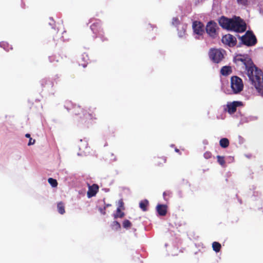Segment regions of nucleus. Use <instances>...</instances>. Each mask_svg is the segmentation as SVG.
<instances>
[{"mask_svg": "<svg viewBox=\"0 0 263 263\" xmlns=\"http://www.w3.org/2000/svg\"><path fill=\"white\" fill-rule=\"evenodd\" d=\"M242 43L247 46H253L257 43V39L252 31H247L240 37Z\"/></svg>", "mask_w": 263, "mask_h": 263, "instance_id": "obj_6", "label": "nucleus"}, {"mask_svg": "<svg viewBox=\"0 0 263 263\" xmlns=\"http://www.w3.org/2000/svg\"><path fill=\"white\" fill-rule=\"evenodd\" d=\"M0 46H1V47H3L5 50H6L7 51H9V48H8L9 45L7 43L1 42V43H0ZM10 49H12V48L11 47H10Z\"/></svg>", "mask_w": 263, "mask_h": 263, "instance_id": "obj_28", "label": "nucleus"}, {"mask_svg": "<svg viewBox=\"0 0 263 263\" xmlns=\"http://www.w3.org/2000/svg\"><path fill=\"white\" fill-rule=\"evenodd\" d=\"M220 72L223 76H228L232 72L231 67L230 66H223L220 70Z\"/></svg>", "mask_w": 263, "mask_h": 263, "instance_id": "obj_16", "label": "nucleus"}, {"mask_svg": "<svg viewBox=\"0 0 263 263\" xmlns=\"http://www.w3.org/2000/svg\"><path fill=\"white\" fill-rule=\"evenodd\" d=\"M84 67L86 66V64H84L82 65Z\"/></svg>", "mask_w": 263, "mask_h": 263, "instance_id": "obj_39", "label": "nucleus"}, {"mask_svg": "<svg viewBox=\"0 0 263 263\" xmlns=\"http://www.w3.org/2000/svg\"><path fill=\"white\" fill-rule=\"evenodd\" d=\"M231 87L234 93L241 91L243 88L242 80L237 76H233L231 79Z\"/></svg>", "mask_w": 263, "mask_h": 263, "instance_id": "obj_7", "label": "nucleus"}, {"mask_svg": "<svg viewBox=\"0 0 263 263\" xmlns=\"http://www.w3.org/2000/svg\"><path fill=\"white\" fill-rule=\"evenodd\" d=\"M229 30H233L237 32H244L246 29V24L239 17L231 18Z\"/></svg>", "mask_w": 263, "mask_h": 263, "instance_id": "obj_3", "label": "nucleus"}, {"mask_svg": "<svg viewBox=\"0 0 263 263\" xmlns=\"http://www.w3.org/2000/svg\"><path fill=\"white\" fill-rule=\"evenodd\" d=\"M172 24L176 26L180 24V21L177 17H173L172 19Z\"/></svg>", "mask_w": 263, "mask_h": 263, "instance_id": "obj_29", "label": "nucleus"}, {"mask_svg": "<svg viewBox=\"0 0 263 263\" xmlns=\"http://www.w3.org/2000/svg\"><path fill=\"white\" fill-rule=\"evenodd\" d=\"M93 21H95V18H91L89 22H92ZM90 29L93 34H95L96 37H100L102 39V41L107 40L104 36V32L102 28L101 21L100 20H95V22L90 25Z\"/></svg>", "mask_w": 263, "mask_h": 263, "instance_id": "obj_2", "label": "nucleus"}, {"mask_svg": "<svg viewBox=\"0 0 263 263\" xmlns=\"http://www.w3.org/2000/svg\"><path fill=\"white\" fill-rule=\"evenodd\" d=\"M35 140L34 139H32L31 138H29V141L28 143V145H33L34 144Z\"/></svg>", "mask_w": 263, "mask_h": 263, "instance_id": "obj_33", "label": "nucleus"}, {"mask_svg": "<svg viewBox=\"0 0 263 263\" xmlns=\"http://www.w3.org/2000/svg\"><path fill=\"white\" fill-rule=\"evenodd\" d=\"M175 151H176V152H179V150L178 149H177V148H176V149H175Z\"/></svg>", "mask_w": 263, "mask_h": 263, "instance_id": "obj_37", "label": "nucleus"}, {"mask_svg": "<svg viewBox=\"0 0 263 263\" xmlns=\"http://www.w3.org/2000/svg\"><path fill=\"white\" fill-rule=\"evenodd\" d=\"M217 29L218 28L217 24L213 21L209 22L205 27L206 32L213 39H215L218 36Z\"/></svg>", "mask_w": 263, "mask_h": 263, "instance_id": "obj_8", "label": "nucleus"}, {"mask_svg": "<svg viewBox=\"0 0 263 263\" xmlns=\"http://www.w3.org/2000/svg\"><path fill=\"white\" fill-rule=\"evenodd\" d=\"M96 108L89 107L87 109H84V119H96Z\"/></svg>", "mask_w": 263, "mask_h": 263, "instance_id": "obj_11", "label": "nucleus"}, {"mask_svg": "<svg viewBox=\"0 0 263 263\" xmlns=\"http://www.w3.org/2000/svg\"><path fill=\"white\" fill-rule=\"evenodd\" d=\"M110 206V204H106V205H105V206H106V208L107 207H108V206Z\"/></svg>", "mask_w": 263, "mask_h": 263, "instance_id": "obj_36", "label": "nucleus"}, {"mask_svg": "<svg viewBox=\"0 0 263 263\" xmlns=\"http://www.w3.org/2000/svg\"><path fill=\"white\" fill-rule=\"evenodd\" d=\"M243 105V103L241 101H233V102L228 103L227 111L230 114H234L236 111L237 107L241 106Z\"/></svg>", "mask_w": 263, "mask_h": 263, "instance_id": "obj_12", "label": "nucleus"}, {"mask_svg": "<svg viewBox=\"0 0 263 263\" xmlns=\"http://www.w3.org/2000/svg\"><path fill=\"white\" fill-rule=\"evenodd\" d=\"M235 63L241 62L247 71V75L257 91L263 96V72L253 64L247 55H237L234 58Z\"/></svg>", "mask_w": 263, "mask_h": 263, "instance_id": "obj_1", "label": "nucleus"}, {"mask_svg": "<svg viewBox=\"0 0 263 263\" xmlns=\"http://www.w3.org/2000/svg\"><path fill=\"white\" fill-rule=\"evenodd\" d=\"M229 141L227 138H223L220 140L219 144L222 148H227L229 145Z\"/></svg>", "mask_w": 263, "mask_h": 263, "instance_id": "obj_19", "label": "nucleus"}, {"mask_svg": "<svg viewBox=\"0 0 263 263\" xmlns=\"http://www.w3.org/2000/svg\"><path fill=\"white\" fill-rule=\"evenodd\" d=\"M194 32L197 35H202L204 32V25L199 21H195L192 25Z\"/></svg>", "mask_w": 263, "mask_h": 263, "instance_id": "obj_10", "label": "nucleus"}, {"mask_svg": "<svg viewBox=\"0 0 263 263\" xmlns=\"http://www.w3.org/2000/svg\"><path fill=\"white\" fill-rule=\"evenodd\" d=\"M166 159L164 157H157L155 159V165L160 166L166 162Z\"/></svg>", "mask_w": 263, "mask_h": 263, "instance_id": "obj_17", "label": "nucleus"}, {"mask_svg": "<svg viewBox=\"0 0 263 263\" xmlns=\"http://www.w3.org/2000/svg\"><path fill=\"white\" fill-rule=\"evenodd\" d=\"M166 192H164L163 193V196H166Z\"/></svg>", "mask_w": 263, "mask_h": 263, "instance_id": "obj_38", "label": "nucleus"}, {"mask_svg": "<svg viewBox=\"0 0 263 263\" xmlns=\"http://www.w3.org/2000/svg\"><path fill=\"white\" fill-rule=\"evenodd\" d=\"M122 226L124 228L127 229L131 228L132 224L129 220L125 219L123 221Z\"/></svg>", "mask_w": 263, "mask_h": 263, "instance_id": "obj_23", "label": "nucleus"}, {"mask_svg": "<svg viewBox=\"0 0 263 263\" xmlns=\"http://www.w3.org/2000/svg\"><path fill=\"white\" fill-rule=\"evenodd\" d=\"M49 61L51 63L59 61V55H52L49 57Z\"/></svg>", "mask_w": 263, "mask_h": 263, "instance_id": "obj_26", "label": "nucleus"}, {"mask_svg": "<svg viewBox=\"0 0 263 263\" xmlns=\"http://www.w3.org/2000/svg\"><path fill=\"white\" fill-rule=\"evenodd\" d=\"M217 162L219 163V164H220L221 165H224L226 162L224 160V157L223 156H217Z\"/></svg>", "mask_w": 263, "mask_h": 263, "instance_id": "obj_27", "label": "nucleus"}, {"mask_svg": "<svg viewBox=\"0 0 263 263\" xmlns=\"http://www.w3.org/2000/svg\"><path fill=\"white\" fill-rule=\"evenodd\" d=\"M106 206H104L103 208H100L99 211L101 212V213L103 215H105L106 214Z\"/></svg>", "mask_w": 263, "mask_h": 263, "instance_id": "obj_34", "label": "nucleus"}, {"mask_svg": "<svg viewBox=\"0 0 263 263\" xmlns=\"http://www.w3.org/2000/svg\"><path fill=\"white\" fill-rule=\"evenodd\" d=\"M121 209L124 210V202L122 199H120L118 201V207Z\"/></svg>", "mask_w": 263, "mask_h": 263, "instance_id": "obj_32", "label": "nucleus"}, {"mask_svg": "<svg viewBox=\"0 0 263 263\" xmlns=\"http://www.w3.org/2000/svg\"><path fill=\"white\" fill-rule=\"evenodd\" d=\"M64 106L68 111L71 110L73 115L80 116L81 119H84V109L80 106L73 104L71 101H67L65 103Z\"/></svg>", "mask_w": 263, "mask_h": 263, "instance_id": "obj_5", "label": "nucleus"}, {"mask_svg": "<svg viewBox=\"0 0 263 263\" xmlns=\"http://www.w3.org/2000/svg\"><path fill=\"white\" fill-rule=\"evenodd\" d=\"M121 210L120 208H117V212L114 215V218H123L124 216V213L121 211Z\"/></svg>", "mask_w": 263, "mask_h": 263, "instance_id": "obj_22", "label": "nucleus"}, {"mask_svg": "<svg viewBox=\"0 0 263 263\" xmlns=\"http://www.w3.org/2000/svg\"><path fill=\"white\" fill-rule=\"evenodd\" d=\"M226 51L221 49L211 48L209 51V56L211 60L215 63H219L224 59Z\"/></svg>", "mask_w": 263, "mask_h": 263, "instance_id": "obj_4", "label": "nucleus"}, {"mask_svg": "<svg viewBox=\"0 0 263 263\" xmlns=\"http://www.w3.org/2000/svg\"><path fill=\"white\" fill-rule=\"evenodd\" d=\"M167 205L164 204H158L156 206V210L160 216H164L167 213Z\"/></svg>", "mask_w": 263, "mask_h": 263, "instance_id": "obj_15", "label": "nucleus"}, {"mask_svg": "<svg viewBox=\"0 0 263 263\" xmlns=\"http://www.w3.org/2000/svg\"><path fill=\"white\" fill-rule=\"evenodd\" d=\"M221 41L223 44L231 47L235 46L237 43L236 38L230 34L223 36Z\"/></svg>", "mask_w": 263, "mask_h": 263, "instance_id": "obj_9", "label": "nucleus"}, {"mask_svg": "<svg viewBox=\"0 0 263 263\" xmlns=\"http://www.w3.org/2000/svg\"><path fill=\"white\" fill-rule=\"evenodd\" d=\"M25 137H27V138H31L30 135L29 134H26L25 135Z\"/></svg>", "mask_w": 263, "mask_h": 263, "instance_id": "obj_35", "label": "nucleus"}, {"mask_svg": "<svg viewBox=\"0 0 263 263\" xmlns=\"http://www.w3.org/2000/svg\"><path fill=\"white\" fill-rule=\"evenodd\" d=\"M237 2L239 5L246 6L248 5V0H237Z\"/></svg>", "mask_w": 263, "mask_h": 263, "instance_id": "obj_30", "label": "nucleus"}, {"mask_svg": "<svg viewBox=\"0 0 263 263\" xmlns=\"http://www.w3.org/2000/svg\"><path fill=\"white\" fill-rule=\"evenodd\" d=\"M148 204V201L147 200H144L140 202L139 206H140V208L142 210V211H147V206Z\"/></svg>", "mask_w": 263, "mask_h": 263, "instance_id": "obj_21", "label": "nucleus"}, {"mask_svg": "<svg viewBox=\"0 0 263 263\" xmlns=\"http://www.w3.org/2000/svg\"><path fill=\"white\" fill-rule=\"evenodd\" d=\"M99 186L97 184H93L92 185H88V190L87 195L88 198L95 196L99 191Z\"/></svg>", "mask_w": 263, "mask_h": 263, "instance_id": "obj_13", "label": "nucleus"}, {"mask_svg": "<svg viewBox=\"0 0 263 263\" xmlns=\"http://www.w3.org/2000/svg\"><path fill=\"white\" fill-rule=\"evenodd\" d=\"M204 157L206 159H210L212 157V153L210 152H206L204 153Z\"/></svg>", "mask_w": 263, "mask_h": 263, "instance_id": "obj_31", "label": "nucleus"}, {"mask_svg": "<svg viewBox=\"0 0 263 263\" xmlns=\"http://www.w3.org/2000/svg\"><path fill=\"white\" fill-rule=\"evenodd\" d=\"M57 208L58 212L60 214H64L65 213V206L63 202L61 201L58 203Z\"/></svg>", "mask_w": 263, "mask_h": 263, "instance_id": "obj_18", "label": "nucleus"}, {"mask_svg": "<svg viewBox=\"0 0 263 263\" xmlns=\"http://www.w3.org/2000/svg\"><path fill=\"white\" fill-rule=\"evenodd\" d=\"M212 248L216 252H219L221 248V244L218 242L214 241L212 243Z\"/></svg>", "mask_w": 263, "mask_h": 263, "instance_id": "obj_20", "label": "nucleus"}, {"mask_svg": "<svg viewBox=\"0 0 263 263\" xmlns=\"http://www.w3.org/2000/svg\"><path fill=\"white\" fill-rule=\"evenodd\" d=\"M111 228L113 230H118L121 228V225L117 221H114L111 224Z\"/></svg>", "mask_w": 263, "mask_h": 263, "instance_id": "obj_24", "label": "nucleus"}, {"mask_svg": "<svg viewBox=\"0 0 263 263\" xmlns=\"http://www.w3.org/2000/svg\"><path fill=\"white\" fill-rule=\"evenodd\" d=\"M48 181L49 183L53 187H57L58 186V182L57 180L52 178H49L48 179Z\"/></svg>", "mask_w": 263, "mask_h": 263, "instance_id": "obj_25", "label": "nucleus"}, {"mask_svg": "<svg viewBox=\"0 0 263 263\" xmlns=\"http://www.w3.org/2000/svg\"><path fill=\"white\" fill-rule=\"evenodd\" d=\"M231 19L222 16L219 19V24L222 28L228 30L230 28Z\"/></svg>", "mask_w": 263, "mask_h": 263, "instance_id": "obj_14", "label": "nucleus"}]
</instances>
